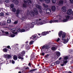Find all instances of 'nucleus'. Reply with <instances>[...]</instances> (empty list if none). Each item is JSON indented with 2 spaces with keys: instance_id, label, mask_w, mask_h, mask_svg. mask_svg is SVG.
<instances>
[{
  "instance_id": "64",
  "label": "nucleus",
  "mask_w": 73,
  "mask_h": 73,
  "mask_svg": "<svg viewBox=\"0 0 73 73\" xmlns=\"http://www.w3.org/2000/svg\"><path fill=\"white\" fill-rule=\"evenodd\" d=\"M2 33H5V31H4V30H3V31H2Z\"/></svg>"
},
{
  "instance_id": "58",
  "label": "nucleus",
  "mask_w": 73,
  "mask_h": 73,
  "mask_svg": "<svg viewBox=\"0 0 73 73\" xmlns=\"http://www.w3.org/2000/svg\"><path fill=\"white\" fill-rule=\"evenodd\" d=\"M70 2L71 3H73V0H70Z\"/></svg>"
},
{
  "instance_id": "32",
  "label": "nucleus",
  "mask_w": 73,
  "mask_h": 73,
  "mask_svg": "<svg viewBox=\"0 0 73 73\" xmlns=\"http://www.w3.org/2000/svg\"><path fill=\"white\" fill-rule=\"evenodd\" d=\"M27 3H29V4H32V0H27Z\"/></svg>"
},
{
  "instance_id": "46",
  "label": "nucleus",
  "mask_w": 73,
  "mask_h": 73,
  "mask_svg": "<svg viewBox=\"0 0 73 73\" xmlns=\"http://www.w3.org/2000/svg\"><path fill=\"white\" fill-rule=\"evenodd\" d=\"M18 23V21H15L14 23V24H17Z\"/></svg>"
},
{
  "instance_id": "53",
  "label": "nucleus",
  "mask_w": 73,
  "mask_h": 73,
  "mask_svg": "<svg viewBox=\"0 0 73 73\" xmlns=\"http://www.w3.org/2000/svg\"><path fill=\"white\" fill-rule=\"evenodd\" d=\"M25 29L26 30H28V29L29 27H28L26 26L25 27Z\"/></svg>"
},
{
  "instance_id": "28",
  "label": "nucleus",
  "mask_w": 73,
  "mask_h": 73,
  "mask_svg": "<svg viewBox=\"0 0 73 73\" xmlns=\"http://www.w3.org/2000/svg\"><path fill=\"white\" fill-rule=\"evenodd\" d=\"M22 7L23 8H27V5H26L25 3H23Z\"/></svg>"
},
{
  "instance_id": "12",
  "label": "nucleus",
  "mask_w": 73,
  "mask_h": 73,
  "mask_svg": "<svg viewBox=\"0 0 73 73\" xmlns=\"http://www.w3.org/2000/svg\"><path fill=\"white\" fill-rule=\"evenodd\" d=\"M62 33H63V32L62 31H60L58 33V36L59 37H61V36L62 35Z\"/></svg>"
},
{
  "instance_id": "62",
  "label": "nucleus",
  "mask_w": 73,
  "mask_h": 73,
  "mask_svg": "<svg viewBox=\"0 0 73 73\" xmlns=\"http://www.w3.org/2000/svg\"><path fill=\"white\" fill-rule=\"evenodd\" d=\"M25 69H29V67H27Z\"/></svg>"
},
{
  "instance_id": "17",
  "label": "nucleus",
  "mask_w": 73,
  "mask_h": 73,
  "mask_svg": "<svg viewBox=\"0 0 73 73\" xmlns=\"http://www.w3.org/2000/svg\"><path fill=\"white\" fill-rule=\"evenodd\" d=\"M30 16L31 17H33L35 16V13L33 11H31L30 13Z\"/></svg>"
},
{
  "instance_id": "45",
  "label": "nucleus",
  "mask_w": 73,
  "mask_h": 73,
  "mask_svg": "<svg viewBox=\"0 0 73 73\" xmlns=\"http://www.w3.org/2000/svg\"><path fill=\"white\" fill-rule=\"evenodd\" d=\"M64 60H68V56H65L64 58Z\"/></svg>"
},
{
  "instance_id": "16",
  "label": "nucleus",
  "mask_w": 73,
  "mask_h": 73,
  "mask_svg": "<svg viewBox=\"0 0 73 73\" xmlns=\"http://www.w3.org/2000/svg\"><path fill=\"white\" fill-rule=\"evenodd\" d=\"M61 9L63 12H66V8L65 6L62 7Z\"/></svg>"
},
{
  "instance_id": "6",
  "label": "nucleus",
  "mask_w": 73,
  "mask_h": 73,
  "mask_svg": "<svg viewBox=\"0 0 73 73\" xmlns=\"http://www.w3.org/2000/svg\"><path fill=\"white\" fill-rule=\"evenodd\" d=\"M49 32L48 31H44L40 35L41 36H40V37H41V36H46L47 34H49Z\"/></svg>"
},
{
  "instance_id": "30",
  "label": "nucleus",
  "mask_w": 73,
  "mask_h": 73,
  "mask_svg": "<svg viewBox=\"0 0 73 73\" xmlns=\"http://www.w3.org/2000/svg\"><path fill=\"white\" fill-rule=\"evenodd\" d=\"M63 23H65L68 21V19H64L62 20Z\"/></svg>"
},
{
  "instance_id": "19",
  "label": "nucleus",
  "mask_w": 73,
  "mask_h": 73,
  "mask_svg": "<svg viewBox=\"0 0 73 73\" xmlns=\"http://www.w3.org/2000/svg\"><path fill=\"white\" fill-rule=\"evenodd\" d=\"M51 9L52 11H56V7L54 6H53L51 7Z\"/></svg>"
},
{
  "instance_id": "31",
  "label": "nucleus",
  "mask_w": 73,
  "mask_h": 73,
  "mask_svg": "<svg viewBox=\"0 0 73 73\" xmlns=\"http://www.w3.org/2000/svg\"><path fill=\"white\" fill-rule=\"evenodd\" d=\"M56 47L54 46H53L51 48V49L52 50H56Z\"/></svg>"
},
{
  "instance_id": "40",
  "label": "nucleus",
  "mask_w": 73,
  "mask_h": 73,
  "mask_svg": "<svg viewBox=\"0 0 73 73\" xmlns=\"http://www.w3.org/2000/svg\"><path fill=\"white\" fill-rule=\"evenodd\" d=\"M39 24L40 25H42V24H44V23H43V21H42L39 22Z\"/></svg>"
},
{
  "instance_id": "59",
  "label": "nucleus",
  "mask_w": 73,
  "mask_h": 73,
  "mask_svg": "<svg viewBox=\"0 0 73 73\" xmlns=\"http://www.w3.org/2000/svg\"><path fill=\"white\" fill-rule=\"evenodd\" d=\"M13 34H15V35H17V32H16L15 33L13 32Z\"/></svg>"
},
{
  "instance_id": "5",
  "label": "nucleus",
  "mask_w": 73,
  "mask_h": 73,
  "mask_svg": "<svg viewBox=\"0 0 73 73\" xmlns=\"http://www.w3.org/2000/svg\"><path fill=\"white\" fill-rule=\"evenodd\" d=\"M36 7L37 8H38V9H40V10L39 11L40 13H42V10H41L42 8L41 6H40V5H38L37 4L36 5Z\"/></svg>"
},
{
  "instance_id": "24",
  "label": "nucleus",
  "mask_w": 73,
  "mask_h": 73,
  "mask_svg": "<svg viewBox=\"0 0 73 73\" xmlns=\"http://www.w3.org/2000/svg\"><path fill=\"white\" fill-rule=\"evenodd\" d=\"M56 56L58 57L60 56V52H57L56 53Z\"/></svg>"
},
{
  "instance_id": "3",
  "label": "nucleus",
  "mask_w": 73,
  "mask_h": 73,
  "mask_svg": "<svg viewBox=\"0 0 73 73\" xmlns=\"http://www.w3.org/2000/svg\"><path fill=\"white\" fill-rule=\"evenodd\" d=\"M63 4H64V1L62 0H60L57 4L59 6H62Z\"/></svg>"
},
{
  "instance_id": "36",
  "label": "nucleus",
  "mask_w": 73,
  "mask_h": 73,
  "mask_svg": "<svg viewBox=\"0 0 73 73\" xmlns=\"http://www.w3.org/2000/svg\"><path fill=\"white\" fill-rule=\"evenodd\" d=\"M10 7L11 8H13L14 7V5L13 4H11L10 5Z\"/></svg>"
},
{
  "instance_id": "33",
  "label": "nucleus",
  "mask_w": 73,
  "mask_h": 73,
  "mask_svg": "<svg viewBox=\"0 0 73 73\" xmlns=\"http://www.w3.org/2000/svg\"><path fill=\"white\" fill-rule=\"evenodd\" d=\"M69 18H70V16L67 15L66 17V19H67V21H68V20L69 19Z\"/></svg>"
},
{
  "instance_id": "63",
  "label": "nucleus",
  "mask_w": 73,
  "mask_h": 73,
  "mask_svg": "<svg viewBox=\"0 0 73 73\" xmlns=\"http://www.w3.org/2000/svg\"><path fill=\"white\" fill-rule=\"evenodd\" d=\"M64 63H63L61 64V66H64Z\"/></svg>"
},
{
  "instance_id": "11",
  "label": "nucleus",
  "mask_w": 73,
  "mask_h": 73,
  "mask_svg": "<svg viewBox=\"0 0 73 73\" xmlns=\"http://www.w3.org/2000/svg\"><path fill=\"white\" fill-rule=\"evenodd\" d=\"M25 30L24 29L21 30L20 28H19L17 30L18 32H21V33L22 32H25Z\"/></svg>"
},
{
  "instance_id": "9",
  "label": "nucleus",
  "mask_w": 73,
  "mask_h": 73,
  "mask_svg": "<svg viewBox=\"0 0 73 73\" xmlns=\"http://www.w3.org/2000/svg\"><path fill=\"white\" fill-rule=\"evenodd\" d=\"M32 38L33 40L35 41V40H37V38H38V36H37L35 35H34L32 36Z\"/></svg>"
},
{
  "instance_id": "57",
  "label": "nucleus",
  "mask_w": 73,
  "mask_h": 73,
  "mask_svg": "<svg viewBox=\"0 0 73 73\" xmlns=\"http://www.w3.org/2000/svg\"><path fill=\"white\" fill-rule=\"evenodd\" d=\"M24 19H25L24 18V17H22L21 18V20H24Z\"/></svg>"
},
{
  "instance_id": "22",
  "label": "nucleus",
  "mask_w": 73,
  "mask_h": 73,
  "mask_svg": "<svg viewBox=\"0 0 73 73\" xmlns=\"http://www.w3.org/2000/svg\"><path fill=\"white\" fill-rule=\"evenodd\" d=\"M43 5L44 7V8H48V6L46 4H45L44 3H43L42 4Z\"/></svg>"
},
{
  "instance_id": "44",
  "label": "nucleus",
  "mask_w": 73,
  "mask_h": 73,
  "mask_svg": "<svg viewBox=\"0 0 73 73\" xmlns=\"http://www.w3.org/2000/svg\"><path fill=\"white\" fill-rule=\"evenodd\" d=\"M67 62H68L67 60H65L63 62V63L65 64H67Z\"/></svg>"
},
{
  "instance_id": "2",
  "label": "nucleus",
  "mask_w": 73,
  "mask_h": 73,
  "mask_svg": "<svg viewBox=\"0 0 73 73\" xmlns=\"http://www.w3.org/2000/svg\"><path fill=\"white\" fill-rule=\"evenodd\" d=\"M65 36H66V33H65L64 32L63 33L62 36V40L63 41V42L64 44H66L69 40H68V38H67V39H65Z\"/></svg>"
},
{
  "instance_id": "49",
  "label": "nucleus",
  "mask_w": 73,
  "mask_h": 73,
  "mask_svg": "<svg viewBox=\"0 0 73 73\" xmlns=\"http://www.w3.org/2000/svg\"><path fill=\"white\" fill-rule=\"evenodd\" d=\"M7 48H8V49H11V48L10 47V46H7Z\"/></svg>"
},
{
  "instance_id": "35",
  "label": "nucleus",
  "mask_w": 73,
  "mask_h": 73,
  "mask_svg": "<svg viewBox=\"0 0 73 73\" xmlns=\"http://www.w3.org/2000/svg\"><path fill=\"white\" fill-rule=\"evenodd\" d=\"M12 11L13 12H15L16 11V9L15 8H13Z\"/></svg>"
},
{
  "instance_id": "50",
  "label": "nucleus",
  "mask_w": 73,
  "mask_h": 73,
  "mask_svg": "<svg viewBox=\"0 0 73 73\" xmlns=\"http://www.w3.org/2000/svg\"><path fill=\"white\" fill-rule=\"evenodd\" d=\"M28 66H29L30 67H31V62H29V64H28Z\"/></svg>"
},
{
  "instance_id": "48",
  "label": "nucleus",
  "mask_w": 73,
  "mask_h": 73,
  "mask_svg": "<svg viewBox=\"0 0 73 73\" xmlns=\"http://www.w3.org/2000/svg\"><path fill=\"white\" fill-rule=\"evenodd\" d=\"M56 64H60V62L59 61H56Z\"/></svg>"
},
{
  "instance_id": "29",
  "label": "nucleus",
  "mask_w": 73,
  "mask_h": 73,
  "mask_svg": "<svg viewBox=\"0 0 73 73\" xmlns=\"http://www.w3.org/2000/svg\"><path fill=\"white\" fill-rule=\"evenodd\" d=\"M6 23H7L6 22L3 21L2 22V24L3 25H6Z\"/></svg>"
},
{
  "instance_id": "14",
  "label": "nucleus",
  "mask_w": 73,
  "mask_h": 73,
  "mask_svg": "<svg viewBox=\"0 0 73 73\" xmlns=\"http://www.w3.org/2000/svg\"><path fill=\"white\" fill-rule=\"evenodd\" d=\"M13 2L16 5H18V4H19V1L17 0H13Z\"/></svg>"
},
{
  "instance_id": "27",
  "label": "nucleus",
  "mask_w": 73,
  "mask_h": 73,
  "mask_svg": "<svg viewBox=\"0 0 73 73\" xmlns=\"http://www.w3.org/2000/svg\"><path fill=\"white\" fill-rule=\"evenodd\" d=\"M49 45H45V49H49Z\"/></svg>"
},
{
  "instance_id": "26",
  "label": "nucleus",
  "mask_w": 73,
  "mask_h": 73,
  "mask_svg": "<svg viewBox=\"0 0 73 73\" xmlns=\"http://www.w3.org/2000/svg\"><path fill=\"white\" fill-rule=\"evenodd\" d=\"M37 70V68L32 69L30 70V72H33L35 71V70Z\"/></svg>"
},
{
  "instance_id": "8",
  "label": "nucleus",
  "mask_w": 73,
  "mask_h": 73,
  "mask_svg": "<svg viewBox=\"0 0 73 73\" xmlns=\"http://www.w3.org/2000/svg\"><path fill=\"white\" fill-rule=\"evenodd\" d=\"M73 11L71 9H68L67 12V14L68 15H70L72 13Z\"/></svg>"
},
{
  "instance_id": "7",
  "label": "nucleus",
  "mask_w": 73,
  "mask_h": 73,
  "mask_svg": "<svg viewBox=\"0 0 73 73\" xmlns=\"http://www.w3.org/2000/svg\"><path fill=\"white\" fill-rule=\"evenodd\" d=\"M28 41H26L25 42V44H27L26 45L25 47L27 50H29L31 49V47L30 46L28 45Z\"/></svg>"
},
{
  "instance_id": "41",
  "label": "nucleus",
  "mask_w": 73,
  "mask_h": 73,
  "mask_svg": "<svg viewBox=\"0 0 73 73\" xmlns=\"http://www.w3.org/2000/svg\"><path fill=\"white\" fill-rule=\"evenodd\" d=\"M45 49V45H44L42 46L41 50H42V49Z\"/></svg>"
},
{
  "instance_id": "15",
  "label": "nucleus",
  "mask_w": 73,
  "mask_h": 73,
  "mask_svg": "<svg viewBox=\"0 0 73 73\" xmlns=\"http://www.w3.org/2000/svg\"><path fill=\"white\" fill-rule=\"evenodd\" d=\"M19 13H20V10L19 9H18L16 11V16H18V15H19Z\"/></svg>"
},
{
  "instance_id": "47",
  "label": "nucleus",
  "mask_w": 73,
  "mask_h": 73,
  "mask_svg": "<svg viewBox=\"0 0 73 73\" xmlns=\"http://www.w3.org/2000/svg\"><path fill=\"white\" fill-rule=\"evenodd\" d=\"M5 3H9V0H5Z\"/></svg>"
},
{
  "instance_id": "52",
  "label": "nucleus",
  "mask_w": 73,
  "mask_h": 73,
  "mask_svg": "<svg viewBox=\"0 0 73 73\" xmlns=\"http://www.w3.org/2000/svg\"><path fill=\"white\" fill-rule=\"evenodd\" d=\"M49 23H50V24L52 23H53V21L51 20L49 22Z\"/></svg>"
},
{
  "instance_id": "1",
  "label": "nucleus",
  "mask_w": 73,
  "mask_h": 73,
  "mask_svg": "<svg viewBox=\"0 0 73 73\" xmlns=\"http://www.w3.org/2000/svg\"><path fill=\"white\" fill-rule=\"evenodd\" d=\"M26 52L25 51L23 50L20 53H19L17 55V57L19 59H21L23 61V60H24V56H25V54Z\"/></svg>"
},
{
  "instance_id": "10",
  "label": "nucleus",
  "mask_w": 73,
  "mask_h": 73,
  "mask_svg": "<svg viewBox=\"0 0 73 73\" xmlns=\"http://www.w3.org/2000/svg\"><path fill=\"white\" fill-rule=\"evenodd\" d=\"M33 11L34 12L35 15H38V12L37 9H34Z\"/></svg>"
},
{
  "instance_id": "38",
  "label": "nucleus",
  "mask_w": 73,
  "mask_h": 73,
  "mask_svg": "<svg viewBox=\"0 0 73 73\" xmlns=\"http://www.w3.org/2000/svg\"><path fill=\"white\" fill-rule=\"evenodd\" d=\"M4 16V13H0V16L2 17Z\"/></svg>"
},
{
  "instance_id": "39",
  "label": "nucleus",
  "mask_w": 73,
  "mask_h": 73,
  "mask_svg": "<svg viewBox=\"0 0 73 73\" xmlns=\"http://www.w3.org/2000/svg\"><path fill=\"white\" fill-rule=\"evenodd\" d=\"M52 0V2L53 4H55L56 3V0Z\"/></svg>"
},
{
  "instance_id": "4",
  "label": "nucleus",
  "mask_w": 73,
  "mask_h": 73,
  "mask_svg": "<svg viewBox=\"0 0 73 73\" xmlns=\"http://www.w3.org/2000/svg\"><path fill=\"white\" fill-rule=\"evenodd\" d=\"M3 57L4 58H7V59H9L10 58H11L12 57V56L10 54H6L5 55L4 54L3 56Z\"/></svg>"
},
{
  "instance_id": "42",
  "label": "nucleus",
  "mask_w": 73,
  "mask_h": 73,
  "mask_svg": "<svg viewBox=\"0 0 73 73\" xmlns=\"http://www.w3.org/2000/svg\"><path fill=\"white\" fill-rule=\"evenodd\" d=\"M58 20H54L53 21V23H58Z\"/></svg>"
},
{
  "instance_id": "20",
  "label": "nucleus",
  "mask_w": 73,
  "mask_h": 73,
  "mask_svg": "<svg viewBox=\"0 0 73 73\" xmlns=\"http://www.w3.org/2000/svg\"><path fill=\"white\" fill-rule=\"evenodd\" d=\"M3 50L4 52L7 53L8 52V49L7 48H4L3 49Z\"/></svg>"
},
{
  "instance_id": "43",
  "label": "nucleus",
  "mask_w": 73,
  "mask_h": 73,
  "mask_svg": "<svg viewBox=\"0 0 73 73\" xmlns=\"http://www.w3.org/2000/svg\"><path fill=\"white\" fill-rule=\"evenodd\" d=\"M15 36V35L14 34H11V37H14Z\"/></svg>"
},
{
  "instance_id": "37",
  "label": "nucleus",
  "mask_w": 73,
  "mask_h": 73,
  "mask_svg": "<svg viewBox=\"0 0 73 73\" xmlns=\"http://www.w3.org/2000/svg\"><path fill=\"white\" fill-rule=\"evenodd\" d=\"M23 2L25 4H27V3H28V0H23Z\"/></svg>"
},
{
  "instance_id": "34",
  "label": "nucleus",
  "mask_w": 73,
  "mask_h": 73,
  "mask_svg": "<svg viewBox=\"0 0 73 73\" xmlns=\"http://www.w3.org/2000/svg\"><path fill=\"white\" fill-rule=\"evenodd\" d=\"M17 29L16 28H14L13 29L12 31L13 32H16V31H17Z\"/></svg>"
},
{
  "instance_id": "60",
  "label": "nucleus",
  "mask_w": 73,
  "mask_h": 73,
  "mask_svg": "<svg viewBox=\"0 0 73 73\" xmlns=\"http://www.w3.org/2000/svg\"><path fill=\"white\" fill-rule=\"evenodd\" d=\"M41 54H42V56H44L45 55V54L44 53H41Z\"/></svg>"
},
{
  "instance_id": "25",
  "label": "nucleus",
  "mask_w": 73,
  "mask_h": 73,
  "mask_svg": "<svg viewBox=\"0 0 73 73\" xmlns=\"http://www.w3.org/2000/svg\"><path fill=\"white\" fill-rule=\"evenodd\" d=\"M33 42H34V41L32 40L30 42L29 44L30 45H32V44H33Z\"/></svg>"
},
{
  "instance_id": "55",
  "label": "nucleus",
  "mask_w": 73,
  "mask_h": 73,
  "mask_svg": "<svg viewBox=\"0 0 73 73\" xmlns=\"http://www.w3.org/2000/svg\"><path fill=\"white\" fill-rule=\"evenodd\" d=\"M60 40V38H58L56 40L57 42H58Z\"/></svg>"
},
{
  "instance_id": "56",
  "label": "nucleus",
  "mask_w": 73,
  "mask_h": 73,
  "mask_svg": "<svg viewBox=\"0 0 73 73\" xmlns=\"http://www.w3.org/2000/svg\"><path fill=\"white\" fill-rule=\"evenodd\" d=\"M5 33L6 35H8L9 34V33L7 32H5Z\"/></svg>"
},
{
  "instance_id": "18",
  "label": "nucleus",
  "mask_w": 73,
  "mask_h": 73,
  "mask_svg": "<svg viewBox=\"0 0 73 73\" xmlns=\"http://www.w3.org/2000/svg\"><path fill=\"white\" fill-rule=\"evenodd\" d=\"M13 59L14 60L16 61L17 60V56L16 55H14L13 56Z\"/></svg>"
},
{
  "instance_id": "54",
  "label": "nucleus",
  "mask_w": 73,
  "mask_h": 73,
  "mask_svg": "<svg viewBox=\"0 0 73 73\" xmlns=\"http://www.w3.org/2000/svg\"><path fill=\"white\" fill-rule=\"evenodd\" d=\"M49 55L48 54H47L45 56V57H46V58H48V57H49Z\"/></svg>"
},
{
  "instance_id": "21",
  "label": "nucleus",
  "mask_w": 73,
  "mask_h": 73,
  "mask_svg": "<svg viewBox=\"0 0 73 73\" xmlns=\"http://www.w3.org/2000/svg\"><path fill=\"white\" fill-rule=\"evenodd\" d=\"M44 1L46 4H48L50 2V0H44Z\"/></svg>"
},
{
  "instance_id": "23",
  "label": "nucleus",
  "mask_w": 73,
  "mask_h": 73,
  "mask_svg": "<svg viewBox=\"0 0 73 73\" xmlns=\"http://www.w3.org/2000/svg\"><path fill=\"white\" fill-rule=\"evenodd\" d=\"M11 19H8L7 21V23L8 24H9V23H11Z\"/></svg>"
},
{
  "instance_id": "61",
  "label": "nucleus",
  "mask_w": 73,
  "mask_h": 73,
  "mask_svg": "<svg viewBox=\"0 0 73 73\" xmlns=\"http://www.w3.org/2000/svg\"><path fill=\"white\" fill-rule=\"evenodd\" d=\"M31 56L33 57H32V56H33V57H34V54H31Z\"/></svg>"
},
{
  "instance_id": "13",
  "label": "nucleus",
  "mask_w": 73,
  "mask_h": 73,
  "mask_svg": "<svg viewBox=\"0 0 73 73\" xmlns=\"http://www.w3.org/2000/svg\"><path fill=\"white\" fill-rule=\"evenodd\" d=\"M46 13L47 14H49V12H51V9H50L47 8L46 10Z\"/></svg>"
},
{
  "instance_id": "51",
  "label": "nucleus",
  "mask_w": 73,
  "mask_h": 73,
  "mask_svg": "<svg viewBox=\"0 0 73 73\" xmlns=\"http://www.w3.org/2000/svg\"><path fill=\"white\" fill-rule=\"evenodd\" d=\"M12 63L13 64H14L15 63V61L13 60H12Z\"/></svg>"
}]
</instances>
